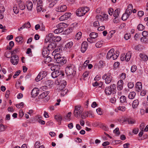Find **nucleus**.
Here are the masks:
<instances>
[{
	"label": "nucleus",
	"instance_id": "obj_58",
	"mask_svg": "<svg viewBox=\"0 0 148 148\" xmlns=\"http://www.w3.org/2000/svg\"><path fill=\"white\" fill-rule=\"evenodd\" d=\"M56 1H52L51 3H50L49 5V7L50 8H52L53 7L54 5L56 4Z\"/></svg>",
	"mask_w": 148,
	"mask_h": 148
},
{
	"label": "nucleus",
	"instance_id": "obj_44",
	"mask_svg": "<svg viewBox=\"0 0 148 148\" xmlns=\"http://www.w3.org/2000/svg\"><path fill=\"white\" fill-rule=\"evenodd\" d=\"M144 28V26L141 24H139L137 27V29L139 30L142 31Z\"/></svg>",
	"mask_w": 148,
	"mask_h": 148
},
{
	"label": "nucleus",
	"instance_id": "obj_30",
	"mask_svg": "<svg viewBox=\"0 0 148 148\" xmlns=\"http://www.w3.org/2000/svg\"><path fill=\"white\" fill-rule=\"evenodd\" d=\"M131 51H128L125 55V59H126V61H129L131 56Z\"/></svg>",
	"mask_w": 148,
	"mask_h": 148
},
{
	"label": "nucleus",
	"instance_id": "obj_23",
	"mask_svg": "<svg viewBox=\"0 0 148 148\" xmlns=\"http://www.w3.org/2000/svg\"><path fill=\"white\" fill-rule=\"evenodd\" d=\"M140 57L144 61H147L148 59L147 56L145 54L143 53H140L139 54Z\"/></svg>",
	"mask_w": 148,
	"mask_h": 148
},
{
	"label": "nucleus",
	"instance_id": "obj_24",
	"mask_svg": "<svg viewBox=\"0 0 148 148\" xmlns=\"http://www.w3.org/2000/svg\"><path fill=\"white\" fill-rule=\"evenodd\" d=\"M26 6L28 10H31L33 7L32 3L30 1L27 2L26 3Z\"/></svg>",
	"mask_w": 148,
	"mask_h": 148
},
{
	"label": "nucleus",
	"instance_id": "obj_56",
	"mask_svg": "<svg viewBox=\"0 0 148 148\" xmlns=\"http://www.w3.org/2000/svg\"><path fill=\"white\" fill-rule=\"evenodd\" d=\"M19 51V48H16L13 51H11V54L12 55L18 52Z\"/></svg>",
	"mask_w": 148,
	"mask_h": 148
},
{
	"label": "nucleus",
	"instance_id": "obj_26",
	"mask_svg": "<svg viewBox=\"0 0 148 148\" xmlns=\"http://www.w3.org/2000/svg\"><path fill=\"white\" fill-rule=\"evenodd\" d=\"M51 69L52 71H54L60 69V66L57 65H55L52 66L51 67Z\"/></svg>",
	"mask_w": 148,
	"mask_h": 148
},
{
	"label": "nucleus",
	"instance_id": "obj_20",
	"mask_svg": "<svg viewBox=\"0 0 148 148\" xmlns=\"http://www.w3.org/2000/svg\"><path fill=\"white\" fill-rule=\"evenodd\" d=\"M114 51V49H112L108 52L106 56L107 59H110L112 58Z\"/></svg>",
	"mask_w": 148,
	"mask_h": 148
},
{
	"label": "nucleus",
	"instance_id": "obj_61",
	"mask_svg": "<svg viewBox=\"0 0 148 148\" xmlns=\"http://www.w3.org/2000/svg\"><path fill=\"white\" fill-rule=\"evenodd\" d=\"M114 132L116 133L117 135H119L120 134V132L119 131V128H116L114 130Z\"/></svg>",
	"mask_w": 148,
	"mask_h": 148
},
{
	"label": "nucleus",
	"instance_id": "obj_19",
	"mask_svg": "<svg viewBox=\"0 0 148 148\" xmlns=\"http://www.w3.org/2000/svg\"><path fill=\"white\" fill-rule=\"evenodd\" d=\"M31 27V25L29 22H28L27 23H24L22 27L18 29V30L20 31L25 27L26 28H29Z\"/></svg>",
	"mask_w": 148,
	"mask_h": 148
},
{
	"label": "nucleus",
	"instance_id": "obj_27",
	"mask_svg": "<svg viewBox=\"0 0 148 148\" xmlns=\"http://www.w3.org/2000/svg\"><path fill=\"white\" fill-rule=\"evenodd\" d=\"M141 42L144 44H146L148 42V39L145 36H143L140 39Z\"/></svg>",
	"mask_w": 148,
	"mask_h": 148
},
{
	"label": "nucleus",
	"instance_id": "obj_11",
	"mask_svg": "<svg viewBox=\"0 0 148 148\" xmlns=\"http://www.w3.org/2000/svg\"><path fill=\"white\" fill-rule=\"evenodd\" d=\"M67 8V7L66 5H62L60 6L57 7L56 9V10L57 12H63L66 10Z\"/></svg>",
	"mask_w": 148,
	"mask_h": 148
},
{
	"label": "nucleus",
	"instance_id": "obj_25",
	"mask_svg": "<svg viewBox=\"0 0 148 148\" xmlns=\"http://www.w3.org/2000/svg\"><path fill=\"white\" fill-rule=\"evenodd\" d=\"M120 11V9L119 8H117L114 11V16L116 18H117Z\"/></svg>",
	"mask_w": 148,
	"mask_h": 148
},
{
	"label": "nucleus",
	"instance_id": "obj_1",
	"mask_svg": "<svg viewBox=\"0 0 148 148\" xmlns=\"http://www.w3.org/2000/svg\"><path fill=\"white\" fill-rule=\"evenodd\" d=\"M65 71L67 78L69 80L74 78L76 74V69L74 65H68L66 67Z\"/></svg>",
	"mask_w": 148,
	"mask_h": 148
},
{
	"label": "nucleus",
	"instance_id": "obj_15",
	"mask_svg": "<svg viewBox=\"0 0 148 148\" xmlns=\"http://www.w3.org/2000/svg\"><path fill=\"white\" fill-rule=\"evenodd\" d=\"M39 92V90L37 88H34L31 92V95L32 97H34L37 96Z\"/></svg>",
	"mask_w": 148,
	"mask_h": 148
},
{
	"label": "nucleus",
	"instance_id": "obj_55",
	"mask_svg": "<svg viewBox=\"0 0 148 148\" xmlns=\"http://www.w3.org/2000/svg\"><path fill=\"white\" fill-rule=\"evenodd\" d=\"M118 55L119 54L117 53H116V54L115 53H113L112 58L113 60H115L117 59L118 56Z\"/></svg>",
	"mask_w": 148,
	"mask_h": 148
},
{
	"label": "nucleus",
	"instance_id": "obj_13",
	"mask_svg": "<svg viewBox=\"0 0 148 148\" xmlns=\"http://www.w3.org/2000/svg\"><path fill=\"white\" fill-rule=\"evenodd\" d=\"M83 10V8H79L76 11V13L77 16H81L84 15L85 13Z\"/></svg>",
	"mask_w": 148,
	"mask_h": 148
},
{
	"label": "nucleus",
	"instance_id": "obj_12",
	"mask_svg": "<svg viewBox=\"0 0 148 148\" xmlns=\"http://www.w3.org/2000/svg\"><path fill=\"white\" fill-rule=\"evenodd\" d=\"M142 85L140 82H137L135 85V91L138 92H140L142 89Z\"/></svg>",
	"mask_w": 148,
	"mask_h": 148
},
{
	"label": "nucleus",
	"instance_id": "obj_42",
	"mask_svg": "<svg viewBox=\"0 0 148 148\" xmlns=\"http://www.w3.org/2000/svg\"><path fill=\"white\" fill-rule=\"evenodd\" d=\"M73 43L72 42H70L68 43H67L65 45V47L66 48H71L73 46Z\"/></svg>",
	"mask_w": 148,
	"mask_h": 148
},
{
	"label": "nucleus",
	"instance_id": "obj_43",
	"mask_svg": "<svg viewBox=\"0 0 148 148\" xmlns=\"http://www.w3.org/2000/svg\"><path fill=\"white\" fill-rule=\"evenodd\" d=\"M6 127L7 126H6L0 123V132L5 131Z\"/></svg>",
	"mask_w": 148,
	"mask_h": 148
},
{
	"label": "nucleus",
	"instance_id": "obj_39",
	"mask_svg": "<svg viewBox=\"0 0 148 148\" xmlns=\"http://www.w3.org/2000/svg\"><path fill=\"white\" fill-rule=\"evenodd\" d=\"M120 102L121 103L126 102V98L125 96H122L120 98Z\"/></svg>",
	"mask_w": 148,
	"mask_h": 148
},
{
	"label": "nucleus",
	"instance_id": "obj_46",
	"mask_svg": "<svg viewBox=\"0 0 148 148\" xmlns=\"http://www.w3.org/2000/svg\"><path fill=\"white\" fill-rule=\"evenodd\" d=\"M23 39V38L21 36L17 37L16 38V41L18 42H21V43L22 42V40Z\"/></svg>",
	"mask_w": 148,
	"mask_h": 148
},
{
	"label": "nucleus",
	"instance_id": "obj_17",
	"mask_svg": "<svg viewBox=\"0 0 148 148\" xmlns=\"http://www.w3.org/2000/svg\"><path fill=\"white\" fill-rule=\"evenodd\" d=\"M117 88L118 90H121L123 87V82L122 80H119L117 83Z\"/></svg>",
	"mask_w": 148,
	"mask_h": 148
},
{
	"label": "nucleus",
	"instance_id": "obj_33",
	"mask_svg": "<svg viewBox=\"0 0 148 148\" xmlns=\"http://www.w3.org/2000/svg\"><path fill=\"white\" fill-rule=\"evenodd\" d=\"M136 95V93L134 92H131L128 95V97L130 99H132L134 98Z\"/></svg>",
	"mask_w": 148,
	"mask_h": 148
},
{
	"label": "nucleus",
	"instance_id": "obj_34",
	"mask_svg": "<svg viewBox=\"0 0 148 148\" xmlns=\"http://www.w3.org/2000/svg\"><path fill=\"white\" fill-rule=\"evenodd\" d=\"M57 26H58V27L62 29H63L64 28L66 27L67 26V24L64 23H60Z\"/></svg>",
	"mask_w": 148,
	"mask_h": 148
},
{
	"label": "nucleus",
	"instance_id": "obj_53",
	"mask_svg": "<svg viewBox=\"0 0 148 148\" xmlns=\"http://www.w3.org/2000/svg\"><path fill=\"white\" fill-rule=\"evenodd\" d=\"M136 66L135 65H133L131 67V71L132 72H135L136 69Z\"/></svg>",
	"mask_w": 148,
	"mask_h": 148
},
{
	"label": "nucleus",
	"instance_id": "obj_35",
	"mask_svg": "<svg viewBox=\"0 0 148 148\" xmlns=\"http://www.w3.org/2000/svg\"><path fill=\"white\" fill-rule=\"evenodd\" d=\"M61 40V38L60 36H54L53 38V41L54 42H58Z\"/></svg>",
	"mask_w": 148,
	"mask_h": 148
},
{
	"label": "nucleus",
	"instance_id": "obj_47",
	"mask_svg": "<svg viewBox=\"0 0 148 148\" xmlns=\"http://www.w3.org/2000/svg\"><path fill=\"white\" fill-rule=\"evenodd\" d=\"M53 34L52 33H49L48 34V36H47V38H48L50 40L52 39L53 40V38L54 37Z\"/></svg>",
	"mask_w": 148,
	"mask_h": 148
},
{
	"label": "nucleus",
	"instance_id": "obj_50",
	"mask_svg": "<svg viewBox=\"0 0 148 148\" xmlns=\"http://www.w3.org/2000/svg\"><path fill=\"white\" fill-rule=\"evenodd\" d=\"M126 77V74L125 73H122L120 76V78L121 80H124Z\"/></svg>",
	"mask_w": 148,
	"mask_h": 148
},
{
	"label": "nucleus",
	"instance_id": "obj_7",
	"mask_svg": "<svg viewBox=\"0 0 148 148\" xmlns=\"http://www.w3.org/2000/svg\"><path fill=\"white\" fill-rule=\"evenodd\" d=\"M62 74V76H63L64 74L62 73V71L60 70H56L53 72L51 73V76L53 78H55Z\"/></svg>",
	"mask_w": 148,
	"mask_h": 148
},
{
	"label": "nucleus",
	"instance_id": "obj_22",
	"mask_svg": "<svg viewBox=\"0 0 148 148\" xmlns=\"http://www.w3.org/2000/svg\"><path fill=\"white\" fill-rule=\"evenodd\" d=\"M55 119L59 122L58 124L60 125L62 119V117L60 114L56 115L55 116Z\"/></svg>",
	"mask_w": 148,
	"mask_h": 148
},
{
	"label": "nucleus",
	"instance_id": "obj_16",
	"mask_svg": "<svg viewBox=\"0 0 148 148\" xmlns=\"http://www.w3.org/2000/svg\"><path fill=\"white\" fill-rule=\"evenodd\" d=\"M46 45H44L42 51V55L45 57H46V56H48V54L49 52V51L47 48Z\"/></svg>",
	"mask_w": 148,
	"mask_h": 148
},
{
	"label": "nucleus",
	"instance_id": "obj_28",
	"mask_svg": "<svg viewBox=\"0 0 148 148\" xmlns=\"http://www.w3.org/2000/svg\"><path fill=\"white\" fill-rule=\"evenodd\" d=\"M18 5L20 9L22 10H23L25 8V4L23 2L21 1L20 3H18Z\"/></svg>",
	"mask_w": 148,
	"mask_h": 148
},
{
	"label": "nucleus",
	"instance_id": "obj_38",
	"mask_svg": "<svg viewBox=\"0 0 148 148\" xmlns=\"http://www.w3.org/2000/svg\"><path fill=\"white\" fill-rule=\"evenodd\" d=\"M129 15H128L125 12V13L123 14L121 17L122 20L123 21H125L126 20L127 18L129 16Z\"/></svg>",
	"mask_w": 148,
	"mask_h": 148
},
{
	"label": "nucleus",
	"instance_id": "obj_32",
	"mask_svg": "<svg viewBox=\"0 0 148 148\" xmlns=\"http://www.w3.org/2000/svg\"><path fill=\"white\" fill-rule=\"evenodd\" d=\"M57 27L58 28L57 29H56L54 31V32L56 34L60 33L62 32L63 31V29H62V28H61L60 27H58V26Z\"/></svg>",
	"mask_w": 148,
	"mask_h": 148
},
{
	"label": "nucleus",
	"instance_id": "obj_3",
	"mask_svg": "<svg viewBox=\"0 0 148 148\" xmlns=\"http://www.w3.org/2000/svg\"><path fill=\"white\" fill-rule=\"evenodd\" d=\"M83 112V109L81 106L77 105L75 106L74 114L76 118L80 117Z\"/></svg>",
	"mask_w": 148,
	"mask_h": 148
},
{
	"label": "nucleus",
	"instance_id": "obj_54",
	"mask_svg": "<svg viewBox=\"0 0 148 148\" xmlns=\"http://www.w3.org/2000/svg\"><path fill=\"white\" fill-rule=\"evenodd\" d=\"M131 37V35L130 34H126L124 36V38L126 40H128Z\"/></svg>",
	"mask_w": 148,
	"mask_h": 148
},
{
	"label": "nucleus",
	"instance_id": "obj_51",
	"mask_svg": "<svg viewBox=\"0 0 148 148\" xmlns=\"http://www.w3.org/2000/svg\"><path fill=\"white\" fill-rule=\"evenodd\" d=\"M102 42H101V41L98 42L96 44V47L97 48H100L102 46Z\"/></svg>",
	"mask_w": 148,
	"mask_h": 148
},
{
	"label": "nucleus",
	"instance_id": "obj_45",
	"mask_svg": "<svg viewBox=\"0 0 148 148\" xmlns=\"http://www.w3.org/2000/svg\"><path fill=\"white\" fill-rule=\"evenodd\" d=\"M117 109L119 110L125 111V110L126 108L125 106H120L117 107Z\"/></svg>",
	"mask_w": 148,
	"mask_h": 148
},
{
	"label": "nucleus",
	"instance_id": "obj_63",
	"mask_svg": "<svg viewBox=\"0 0 148 148\" xmlns=\"http://www.w3.org/2000/svg\"><path fill=\"white\" fill-rule=\"evenodd\" d=\"M114 12L113 9L112 8H110L108 10V13L110 15H112Z\"/></svg>",
	"mask_w": 148,
	"mask_h": 148
},
{
	"label": "nucleus",
	"instance_id": "obj_64",
	"mask_svg": "<svg viewBox=\"0 0 148 148\" xmlns=\"http://www.w3.org/2000/svg\"><path fill=\"white\" fill-rule=\"evenodd\" d=\"M96 111L98 114L101 115L102 114V112L100 108H98L96 110Z\"/></svg>",
	"mask_w": 148,
	"mask_h": 148
},
{
	"label": "nucleus",
	"instance_id": "obj_29",
	"mask_svg": "<svg viewBox=\"0 0 148 148\" xmlns=\"http://www.w3.org/2000/svg\"><path fill=\"white\" fill-rule=\"evenodd\" d=\"M139 104V101L138 100H135L134 101L132 104V106L133 108H136Z\"/></svg>",
	"mask_w": 148,
	"mask_h": 148
},
{
	"label": "nucleus",
	"instance_id": "obj_4",
	"mask_svg": "<svg viewBox=\"0 0 148 148\" xmlns=\"http://www.w3.org/2000/svg\"><path fill=\"white\" fill-rule=\"evenodd\" d=\"M55 82L56 84L60 85L59 87V90L60 91L64 89L66 85V81L64 79L61 80L59 79H58Z\"/></svg>",
	"mask_w": 148,
	"mask_h": 148
},
{
	"label": "nucleus",
	"instance_id": "obj_36",
	"mask_svg": "<svg viewBox=\"0 0 148 148\" xmlns=\"http://www.w3.org/2000/svg\"><path fill=\"white\" fill-rule=\"evenodd\" d=\"M90 36L91 38L95 39L98 36V34L94 32H92L90 34Z\"/></svg>",
	"mask_w": 148,
	"mask_h": 148
},
{
	"label": "nucleus",
	"instance_id": "obj_5",
	"mask_svg": "<svg viewBox=\"0 0 148 148\" xmlns=\"http://www.w3.org/2000/svg\"><path fill=\"white\" fill-rule=\"evenodd\" d=\"M112 78L111 74L110 73L105 74L102 77V79L105 80V82L107 84L110 83Z\"/></svg>",
	"mask_w": 148,
	"mask_h": 148
},
{
	"label": "nucleus",
	"instance_id": "obj_18",
	"mask_svg": "<svg viewBox=\"0 0 148 148\" xmlns=\"http://www.w3.org/2000/svg\"><path fill=\"white\" fill-rule=\"evenodd\" d=\"M104 91L107 95H110L112 92V88L109 86L105 88Z\"/></svg>",
	"mask_w": 148,
	"mask_h": 148
},
{
	"label": "nucleus",
	"instance_id": "obj_41",
	"mask_svg": "<svg viewBox=\"0 0 148 148\" xmlns=\"http://www.w3.org/2000/svg\"><path fill=\"white\" fill-rule=\"evenodd\" d=\"M44 83L47 86H50L53 84V82L50 80H47L45 81Z\"/></svg>",
	"mask_w": 148,
	"mask_h": 148
},
{
	"label": "nucleus",
	"instance_id": "obj_6",
	"mask_svg": "<svg viewBox=\"0 0 148 148\" xmlns=\"http://www.w3.org/2000/svg\"><path fill=\"white\" fill-rule=\"evenodd\" d=\"M47 73L46 71H41L40 72L36 77L35 80L36 82H38L45 77L47 75Z\"/></svg>",
	"mask_w": 148,
	"mask_h": 148
},
{
	"label": "nucleus",
	"instance_id": "obj_14",
	"mask_svg": "<svg viewBox=\"0 0 148 148\" xmlns=\"http://www.w3.org/2000/svg\"><path fill=\"white\" fill-rule=\"evenodd\" d=\"M71 14L70 13H66L64 14L60 18L59 20L61 21H63L67 20L71 16Z\"/></svg>",
	"mask_w": 148,
	"mask_h": 148
},
{
	"label": "nucleus",
	"instance_id": "obj_59",
	"mask_svg": "<svg viewBox=\"0 0 148 148\" xmlns=\"http://www.w3.org/2000/svg\"><path fill=\"white\" fill-rule=\"evenodd\" d=\"M24 105V103L23 102H21L20 103L16 105V107L19 108H21V107H23Z\"/></svg>",
	"mask_w": 148,
	"mask_h": 148
},
{
	"label": "nucleus",
	"instance_id": "obj_57",
	"mask_svg": "<svg viewBox=\"0 0 148 148\" xmlns=\"http://www.w3.org/2000/svg\"><path fill=\"white\" fill-rule=\"evenodd\" d=\"M128 87L130 88H132L134 86V84L133 82H130L128 83Z\"/></svg>",
	"mask_w": 148,
	"mask_h": 148
},
{
	"label": "nucleus",
	"instance_id": "obj_62",
	"mask_svg": "<svg viewBox=\"0 0 148 148\" xmlns=\"http://www.w3.org/2000/svg\"><path fill=\"white\" fill-rule=\"evenodd\" d=\"M67 90L66 89H64L63 90H62L61 91V95L62 96H64L65 95L67 92Z\"/></svg>",
	"mask_w": 148,
	"mask_h": 148
},
{
	"label": "nucleus",
	"instance_id": "obj_52",
	"mask_svg": "<svg viewBox=\"0 0 148 148\" xmlns=\"http://www.w3.org/2000/svg\"><path fill=\"white\" fill-rule=\"evenodd\" d=\"M93 25L95 27H97L99 26V22L98 21H95L93 23Z\"/></svg>",
	"mask_w": 148,
	"mask_h": 148
},
{
	"label": "nucleus",
	"instance_id": "obj_60",
	"mask_svg": "<svg viewBox=\"0 0 148 148\" xmlns=\"http://www.w3.org/2000/svg\"><path fill=\"white\" fill-rule=\"evenodd\" d=\"M82 8L83 10L84 11L85 14L87 12H88L89 10V8L88 7H83Z\"/></svg>",
	"mask_w": 148,
	"mask_h": 148
},
{
	"label": "nucleus",
	"instance_id": "obj_48",
	"mask_svg": "<svg viewBox=\"0 0 148 148\" xmlns=\"http://www.w3.org/2000/svg\"><path fill=\"white\" fill-rule=\"evenodd\" d=\"M141 35L140 34H138V33L136 34L134 36V38L136 40H137L139 39L140 38V37L141 36Z\"/></svg>",
	"mask_w": 148,
	"mask_h": 148
},
{
	"label": "nucleus",
	"instance_id": "obj_10",
	"mask_svg": "<svg viewBox=\"0 0 148 148\" xmlns=\"http://www.w3.org/2000/svg\"><path fill=\"white\" fill-rule=\"evenodd\" d=\"M88 46L87 42L84 41L82 44L81 47V50L82 53H84L86 50Z\"/></svg>",
	"mask_w": 148,
	"mask_h": 148
},
{
	"label": "nucleus",
	"instance_id": "obj_31",
	"mask_svg": "<svg viewBox=\"0 0 148 148\" xmlns=\"http://www.w3.org/2000/svg\"><path fill=\"white\" fill-rule=\"evenodd\" d=\"M88 116V112L85 111L81 114L80 117L82 119H85L86 117Z\"/></svg>",
	"mask_w": 148,
	"mask_h": 148
},
{
	"label": "nucleus",
	"instance_id": "obj_37",
	"mask_svg": "<svg viewBox=\"0 0 148 148\" xmlns=\"http://www.w3.org/2000/svg\"><path fill=\"white\" fill-rule=\"evenodd\" d=\"M13 10L14 12L16 14H18L19 12V9L17 8V6L16 5H15L13 8Z\"/></svg>",
	"mask_w": 148,
	"mask_h": 148
},
{
	"label": "nucleus",
	"instance_id": "obj_8",
	"mask_svg": "<svg viewBox=\"0 0 148 148\" xmlns=\"http://www.w3.org/2000/svg\"><path fill=\"white\" fill-rule=\"evenodd\" d=\"M49 92L48 91L44 92L39 95L38 97L39 98V99H42L45 98V99L46 101H48L49 99V96L48 97H47Z\"/></svg>",
	"mask_w": 148,
	"mask_h": 148
},
{
	"label": "nucleus",
	"instance_id": "obj_21",
	"mask_svg": "<svg viewBox=\"0 0 148 148\" xmlns=\"http://www.w3.org/2000/svg\"><path fill=\"white\" fill-rule=\"evenodd\" d=\"M49 51L52 50L56 47V45L54 43H51L48 44L47 46H46Z\"/></svg>",
	"mask_w": 148,
	"mask_h": 148
},
{
	"label": "nucleus",
	"instance_id": "obj_49",
	"mask_svg": "<svg viewBox=\"0 0 148 148\" xmlns=\"http://www.w3.org/2000/svg\"><path fill=\"white\" fill-rule=\"evenodd\" d=\"M37 10L38 12H40L41 11L42 12H43L44 10L42 9V6L37 5Z\"/></svg>",
	"mask_w": 148,
	"mask_h": 148
},
{
	"label": "nucleus",
	"instance_id": "obj_40",
	"mask_svg": "<svg viewBox=\"0 0 148 148\" xmlns=\"http://www.w3.org/2000/svg\"><path fill=\"white\" fill-rule=\"evenodd\" d=\"M82 34L81 32H79L75 35V39L77 40L79 39L81 37Z\"/></svg>",
	"mask_w": 148,
	"mask_h": 148
},
{
	"label": "nucleus",
	"instance_id": "obj_2",
	"mask_svg": "<svg viewBox=\"0 0 148 148\" xmlns=\"http://www.w3.org/2000/svg\"><path fill=\"white\" fill-rule=\"evenodd\" d=\"M56 50L54 51L52 53V54L53 56H54V58L57 63H60L61 65H63L65 64L66 62L65 57L62 56L60 54L56 53Z\"/></svg>",
	"mask_w": 148,
	"mask_h": 148
},
{
	"label": "nucleus",
	"instance_id": "obj_9",
	"mask_svg": "<svg viewBox=\"0 0 148 148\" xmlns=\"http://www.w3.org/2000/svg\"><path fill=\"white\" fill-rule=\"evenodd\" d=\"M11 59L10 60L11 63L14 65H17L18 64L19 58L16 55L11 56Z\"/></svg>",
	"mask_w": 148,
	"mask_h": 148
}]
</instances>
